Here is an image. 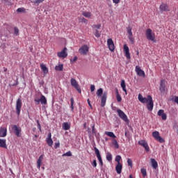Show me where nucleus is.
<instances>
[{
  "label": "nucleus",
  "mask_w": 178,
  "mask_h": 178,
  "mask_svg": "<svg viewBox=\"0 0 178 178\" xmlns=\"http://www.w3.org/2000/svg\"><path fill=\"white\" fill-rule=\"evenodd\" d=\"M141 173L143 175V177H145V176H147V170L145 168H142Z\"/></svg>",
  "instance_id": "41"
},
{
  "label": "nucleus",
  "mask_w": 178,
  "mask_h": 178,
  "mask_svg": "<svg viewBox=\"0 0 178 178\" xmlns=\"http://www.w3.org/2000/svg\"><path fill=\"white\" fill-rule=\"evenodd\" d=\"M105 134L106 136H108V137H111V138H116V136L115 135V134H113V132L106 131Z\"/></svg>",
  "instance_id": "29"
},
{
  "label": "nucleus",
  "mask_w": 178,
  "mask_h": 178,
  "mask_svg": "<svg viewBox=\"0 0 178 178\" xmlns=\"http://www.w3.org/2000/svg\"><path fill=\"white\" fill-rule=\"evenodd\" d=\"M63 156H72V152H67L63 154Z\"/></svg>",
  "instance_id": "45"
},
{
  "label": "nucleus",
  "mask_w": 178,
  "mask_h": 178,
  "mask_svg": "<svg viewBox=\"0 0 178 178\" xmlns=\"http://www.w3.org/2000/svg\"><path fill=\"white\" fill-rule=\"evenodd\" d=\"M92 134H95V125H93L92 127Z\"/></svg>",
  "instance_id": "54"
},
{
  "label": "nucleus",
  "mask_w": 178,
  "mask_h": 178,
  "mask_svg": "<svg viewBox=\"0 0 178 178\" xmlns=\"http://www.w3.org/2000/svg\"><path fill=\"white\" fill-rule=\"evenodd\" d=\"M40 103L42 104V105H45L47 104V98H45V96H41Z\"/></svg>",
  "instance_id": "31"
},
{
  "label": "nucleus",
  "mask_w": 178,
  "mask_h": 178,
  "mask_svg": "<svg viewBox=\"0 0 178 178\" xmlns=\"http://www.w3.org/2000/svg\"><path fill=\"white\" fill-rule=\"evenodd\" d=\"M136 74H138L140 77H145V72L144 70H141L140 66L137 65L135 68Z\"/></svg>",
  "instance_id": "11"
},
{
  "label": "nucleus",
  "mask_w": 178,
  "mask_h": 178,
  "mask_svg": "<svg viewBox=\"0 0 178 178\" xmlns=\"http://www.w3.org/2000/svg\"><path fill=\"white\" fill-rule=\"evenodd\" d=\"M63 130H69L70 129V123L64 122L62 124Z\"/></svg>",
  "instance_id": "28"
},
{
  "label": "nucleus",
  "mask_w": 178,
  "mask_h": 178,
  "mask_svg": "<svg viewBox=\"0 0 178 178\" xmlns=\"http://www.w3.org/2000/svg\"><path fill=\"white\" fill-rule=\"evenodd\" d=\"M113 3L118 5V3H120V0H113Z\"/></svg>",
  "instance_id": "52"
},
{
  "label": "nucleus",
  "mask_w": 178,
  "mask_h": 178,
  "mask_svg": "<svg viewBox=\"0 0 178 178\" xmlns=\"http://www.w3.org/2000/svg\"><path fill=\"white\" fill-rule=\"evenodd\" d=\"M76 60H77V57L75 56V57L74 58V61H76Z\"/></svg>",
  "instance_id": "61"
},
{
  "label": "nucleus",
  "mask_w": 178,
  "mask_h": 178,
  "mask_svg": "<svg viewBox=\"0 0 178 178\" xmlns=\"http://www.w3.org/2000/svg\"><path fill=\"white\" fill-rule=\"evenodd\" d=\"M138 99L142 104H148V102L149 101V95H148L147 97H143L142 94H139L138 96Z\"/></svg>",
  "instance_id": "9"
},
{
  "label": "nucleus",
  "mask_w": 178,
  "mask_h": 178,
  "mask_svg": "<svg viewBox=\"0 0 178 178\" xmlns=\"http://www.w3.org/2000/svg\"><path fill=\"white\" fill-rule=\"evenodd\" d=\"M129 178H133V176L132 175H129Z\"/></svg>",
  "instance_id": "62"
},
{
  "label": "nucleus",
  "mask_w": 178,
  "mask_h": 178,
  "mask_svg": "<svg viewBox=\"0 0 178 178\" xmlns=\"http://www.w3.org/2000/svg\"><path fill=\"white\" fill-rule=\"evenodd\" d=\"M44 159V156L40 155L37 161V168L38 169L41 168V165L42 164V159Z\"/></svg>",
  "instance_id": "21"
},
{
  "label": "nucleus",
  "mask_w": 178,
  "mask_h": 178,
  "mask_svg": "<svg viewBox=\"0 0 178 178\" xmlns=\"http://www.w3.org/2000/svg\"><path fill=\"white\" fill-rule=\"evenodd\" d=\"M88 104L90 106V108H92V105H91V102H90V99H88Z\"/></svg>",
  "instance_id": "56"
},
{
  "label": "nucleus",
  "mask_w": 178,
  "mask_h": 178,
  "mask_svg": "<svg viewBox=\"0 0 178 178\" xmlns=\"http://www.w3.org/2000/svg\"><path fill=\"white\" fill-rule=\"evenodd\" d=\"M116 99L118 102H122V97L119 94V91L116 90Z\"/></svg>",
  "instance_id": "34"
},
{
  "label": "nucleus",
  "mask_w": 178,
  "mask_h": 178,
  "mask_svg": "<svg viewBox=\"0 0 178 178\" xmlns=\"http://www.w3.org/2000/svg\"><path fill=\"white\" fill-rule=\"evenodd\" d=\"M158 116H161L162 118V120H166L167 116L166 113H165V111L163 110H159L157 113Z\"/></svg>",
  "instance_id": "20"
},
{
  "label": "nucleus",
  "mask_w": 178,
  "mask_h": 178,
  "mask_svg": "<svg viewBox=\"0 0 178 178\" xmlns=\"http://www.w3.org/2000/svg\"><path fill=\"white\" fill-rule=\"evenodd\" d=\"M92 29H101V24L92 25Z\"/></svg>",
  "instance_id": "48"
},
{
  "label": "nucleus",
  "mask_w": 178,
  "mask_h": 178,
  "mask_svg": "<svg viewBox=\"0 0 178 178\" xmlns=\"http://www.w3.org/2000/svg\"><path fill=\"white\" fill-rule=\"evenodd\" d=\"M12 130L17 137H22V128L17 125H13Z\"/></svg>",
  "instance_id": "2"
},
{
  "label": "nucleus",
  "mask_w": 178,
  "mask_h": 178,
  "mask_svg": "<svg viewBox=\"0 0 178 178\" xmlns=\"http://www.w3.org/2000/svg\"><path fill=\"white\" fill-rule=\"evenodd\" d=\"M107 45L108 47L109 50L111 52H114L115 51V43H113V40L111 38L107 40Z\"/></svg>",
  "instance_id": "10"
},
{
  "label": "nucleus",
  "mask_w": 178,
  "mask_h": 178,
  "mask_svg": "<svg viewBox=\"0 0 178 178\" xmlns=\"http://www.w3.org/2000/svg\"><path fill=\"white\" fill-rule=\"evenodd\" d=\"M159 9L161 12H168L169 7L168 6V4L166 3H161V5L159 7Z\"/></svg>",
  "instance_id": "19"
},
{
  "label": "nucleus",
  "mask_w": 178,
  "mask_h": 178,
  "mask_svg": "<svg viewBox=\"0 0 178 178\" xmlns=\"http://www.w3.org/2000/svg\"><path fill=\"white\" fill-rule=\"evenodd\" d=\"M145 35L147 40L152 41V42H156V38L155 37V33L152 31L151 29H147L145 31Z\"/></svg>",
  "instance_id": "1"
},
{
  "label": "nucleus",
  "mask_w": 178,
  "mask_h": 178,
  "mask_svg": "<svg viewBox=\"0 0 178 178\" xmlns=\"http://www.w3.org/2000/svg\"><path fill=\"white\" fill-rule=\"evenodd\" d=\"M57 56L60 58V59H65V58H67V48L64 47L61 51L58 52Z\"/></svg>",
  "instance_id": "4"
},
{
  "label": "nucleus",
  "mask_w": 178,
  "mask_h": 178,
  "mask_svg": "<svg viewBox=\"0 0 178 178\" xmlns=\"http://www.w3.org/2000/svg\"><path fill=\"white\" fill-rule=\"evenodd\" d=\"M44 1H45V0H35L33 3L35 5H40V3H42V2H44Z\"/></svg>",
  "instance_id": "40"
},
{
  "label": "nucleus",
  "mask_w": 178,
  "mask_h": 178,
  "mask_svg": "<svg viewBox=\"0 0 178 178\" xmlns=\"http://www.w3.org/2000/svg\"><path fill=\"white\" fill-rule=\"evenodd\" d=\"M139 145H141L142 147H144L145 151L147 152H149V146H148V143L145 140H141L138 141Z\"/></svg>",
  "instance_id": "13"
},
{
  "label": "nucleus",
  "mask_w": 178,
  "mask_h": 178,
  "mask_svg": "<svg viewBox=\"0 0 178 178\" xmlns=\"http://www.w3.org/2000/svg\"><path fill=\"white\" fill-rule=\"evenodd\" d=\"M40 67L42 72L44 73V74H47V73H48V68L47 67V66H45V65L41 64Z\"/></svg>",
  "instance_id": "30"
},
{
  "label": "nucleus",
  "mask_w": 178,
  "mask_h": 178,
  "mask_svg": "<svg viewBox=\"0 0 178 178\" xmlns=\"http://www.w3.org/2000/svg\"><path fill=\"white\" fill-rule=\"evenodd\" d=\"M17 13H26V8H19L17 9Z\"/></svg>",
  "instance_id": "35"
},
{
  "label": "nucleus",
  "mask_w": 178,
  "mask_h": 178,
  "mask_svg": "<svg viewBox=\"0 0 178 178\" xmlns=\"http://www.w3.org/2000/svg\"><path fill=\"white\" fill-rule=\"evenodd\" d=\"M147 104L148 111H152L154 109V102L152 101V97H151V95H149V101Z\"/></svg>",
  "instance_id": "14"
},
{
  "label": "nucleus",
  "mask_w": 178,
  "mask_h": 178,
  "mask_svg": "<svg viewBox=\"0 0 178 178\" xmlns=\"http://www.w3.org/2000/svg\"><path fill=\"white\" fill-rule=\"evenodd\" d=\"M152 136L156 140V141H159V143H165V140H163V138L159 136V132L158 131H153Z\"/></svg>",
  "instance_id": "6"
},
{
  "label": "nucleus",
  "mask_w": 178,
  "mask_h": 178,
  "mask_svg": "<svg viewBox=\"0 0 178 178\" xmlns=\"http://www.w3.org/2000/svg\"><path fill=\"white\" fill-rule=\"evenodd\" d=\"M71 105H74V99L73 98L70 99Z\"/></svg>",
  "instance_id": "58"
},
{
  "label": "nucleus",
  "mask_w": 178,
  "mask_h": 178,
  "mask_svg": "<svg viewBox=\"0 0 178 178\" xmlns=\"http://www.w3.org/2000/svg\"><path fill=\"white\" fill-rule=\"evenodd\" d=\"M14 31H15V35H19V29H17V27L14 28Z\"/></svg>",
  "instance_id": "46"
},
{
  "label": "nucleus",
  "mask_w": 178,
  "mask_h": 178,
  "mask_svg": "<svg viewBox=\"0 0 178 178\" xmlns=\"http://www.w3.org/2000/svg\"><path fill=\"white\" fill-rule=\"evenodd\" d=\"M92 165L93 168H97V160L93 161Z\"/></svg>",
  "instance_id": "51"
},
{
  "label": "nucleus",
  "mask_w": 178,
  "mask_h": 178,
  "mask_svg": "<svg viewBox=\"0 0 178 178\" xmlns=\"http://www.w3.org/2000/svg\"><path fill=\"white\" fill-rule=\"evenodd\" d=\"M82 15L83 16H84V17H86L87 19H92V13L90 12L83 11L82 13Z\"/></svg>",
  "instance_id": "23"
},
{
  "label": "nucleus",
  "mask_w": 178,
  "mask_h": 178,
  "mask_svg": "<svg viewBox=\"0 0 178 178\" xmlns=\"http://www.w3.org/2000/svg\"><path fill=\"white\" fill-rule=\"evenodd\" d=\"M90 91L92 92L94 91H95V86L94 85H91L90 86Z\"/></svg>",
  "instance_id": "50"
},
{
  "label": "nucleus",
  "mask_w": 178,
  "mask_h": 178,
  "mask_svg": "<svg viewBox=\"0 0 178 178\" xmlns=\"http://www.w3.org/2000/svg\"><path fill=\"white\" fill-rule=\"evenodd\" d=\"M174 102L178 104V97H175L174 99Z\"/></svg>",
  "instance_id": "57"
},
{
  "label": "nucleus",
  "mask_w": 178,
  "mask_h": 178,
  "mask_svg": "<svg viewBox=\"0 0 178 178\" xmlns=\"http://www.w3.org/2000/svg\"><path fill=\"white\" fill-rule=\"evenodd\" d=\"M74 104H71V111L73 112V111H74V106H73Z\"/></svg>",
  "instance_id": "59"
},
{
  "label": "nucleus",
  "mask_w": 178,
  "mask_h": 178,
  "mask_svg": "<svg viewBox=\"0 0 178 178\" xmlns=\"http://www.w3.org/2000/svg\"><path fill=\"white\" fill-rule=\"evenodd\" d=\"M8 136V129L6 127H0V137L4 138Z\"/></svg>",
  "instance_id": "15"
},
{
  "label": "nucleus",
  "mask_w": 178,
  "mask_h": 178,
  "mask_svg": "<svg viewBox=\"0 0 178 178\" xmlns=\"http://www.w3.org/2000/svg\"><path fill=\"white\" fill-rule=\"evenodd\" d=\"M55 70L58 71V72H60V71L63 70V64H60L58 65H56L55 67Z\"/></svg>",
  "instance_id": "33"
},
{
  "label": "nucleus",
  "mask_w": 178,
  "mask_h": 178,
  "mask_svg": "<svg viewBox=\"0 0 178 178\" xmlns=\"http://www.w3.org/2000/svg\"><path fill=\"white\" fill-rule=\"evenodd\" d=\"M159 90L161 92H165V80L163 79L161 80Z\"/></svg>",
  "instance_id": "24"
},
{
  "label": "nucleus",
  "mask_w": 178,
  "mask_h": 178,
  "mask_svg": "<svg viewBox=\"0 0 178 178\" xmlns=\"http://www.w3.org/2000/svg\"><path fill=\"white\" fill-rule=\"evenodd\" d=\"M38 129L41 130V124H40V121L37 120Z\"/></svg>",
  "instance_id": "53"
},
{
  "label": "nucleus",
  "mask_w": 178,
  "mask_h": 178,
  "mask_svg": "<svg viewBox=\"0 0 178 178\" xmlns=\"http://www.w3.org/2000/svg\"><path fill=\"white\" fill-rule=\"evenodd\" d=\"M127 163H128V166L133 168V161H131L130 159H127Z\"/></svg>",
  "instance_id": "44"
},
{
  "label": "nucleus",
  "mask_w": 178,
  "mask_h": 178,
  "mask_svg": "<svg viewBox=\"0 0 178 178\" xmlns=\"http://www.w3.org/2000/svg\"><path fill=\"white\" fill-rule=\"evenodd\" d=\"M51 137H52V134L49 133L47 138L46 139V141H47L49 147H52V145L54 144V140H52Z\"/></svg>",
  "instance_id": "16"
},
{
  "label": "nucleus",
  "mask_w": 178,
  "mask_h": 178,
  "mask_svg": "<svg viewBox=\"0 0 178 178\" xmlns=\"http://www.w3.org/2000/svg\"><path fill=\"white\" fill-rule=\"evenodd\" d=\"M90 50V47H88L86 44L83 45L81 48L79 49V54L81 55H87L88 54V51Z\"/></svg>",
  "instance_id": "7"
},
{
  "label": "nucleus",
  "mask_w": 178,
  "mask_h": 178,
  "mask_svg": "<svg viewBox=\"0 0 178 178\" xmlns=\"http://www.w3.org/2000/svg\"><path fill=\"white\" fill-rule=\"evenodd\" d=\"M79 22L80 23H88V20H87V19L84 18V17H79Z\"/></svg>",
  "instance_id": "36"
},
{
  "label": "nucleus",
  "mask_w": 178,
  "mask_h": 178,
  "mask_svg": "<svg viewBox=\"0 0 178 178\" xmlns=\"http://www.w3.org/2000/svg\"><path fill=\"white\" fill-rule=\"evenodd\" d=\"M121 87L123 91L125 92V95H127V90L126 89V82L124 79L121 81Z\"/></svg>",
  "instance_id": "25"
},
{
  "label": "nucleus",
  "mask_w": 178,
  "mask_h": 178,
  "mask_svg": "<svg viewBox=\"0 0 178 178\" xmlns=\"http://www.w3.org/2000/svg\"><path fill=\"white\" fill-rule=\"evenodd\" d=\"M94 149H95V152L96 154L97 158L101 157V154L99 153V150L98 149V148L95 147Z\"/></svg>",
  "instance_id": "37"
},
{
  "label": "nucleus",
  "mask_w": 178,
  "mask_h": 178,
  "mask_svg": "<svg viewBox=\"0 0 178 178\" xmlns=\"http://www.w3.org/2000/svg\"><path fill=\"white\" fill-rule=\"evenodd\" d=\"M124 52L125 54L127 59H130V51L129 49V47L127 46V44H124Z\"/></svg>",
  "instance_id": "17"
},
{
  "label": "nucleus",
  "mask_w": 178,
  "mask_h": 178,
  "mask_svg": "<svg viewBox=\"0 0 178 178\" xmlns=\"http://www.w3.org/2000/svg\"><path fill=\"white\" fill-rule=\"evenodd\" d=\"M60 145V143L59 142L55 143V148H59V146Z\"/></svg>",
  "instance_id": "55"
},
{
  "label": "nucleus",
  "mask_w": 178,
  "mask_h": 178,
  "mask_svg": "<svg viewBox=\"0 0 178 178\" xmlns=\"http://www.w3.org/2000/svg\"><path fill=\"white\" fill-rule=\"evenodd\" d=\"M86 123L83 124V127H86Z\"/></svg>",
  "instance_id": "63"
},
{
  "label": "nucleus",
  "mask_w": 178,
  "mask_h": 178,
  "mask_svg": "<svg viewBox=\"0 0 178 178\" xmlns=\"http://www.w3.org/2000/svg\"><path fill=\"white\" fill-rule=\"evenodd\" d=\"M137 55H138V52L137 53Z\"/></svg>",
  "instance_id": "64"
},
{
  "label": "nucleus",
  "mask_w": 178,
  "mask_h": 178,
  "mask_svg": "<svg viewBox=\"0 0 178 178\" xmlns=\"http://www.w3.org/2000/svg\"><path fill=\"white\" fill-rule=\"evenodd\" d=\"M112 144L114 145V147L116 148V149L119 148V143H118V140H116V139L112 140Z\"/></svg>",
  "instance_id": "32"
},
{
  "label": "nucleus",
  "mask_w": 178,
  "mask_h": 178,
  "mask_svg": "<svg viewBox=\"0 0 178 178\" xmlns=\"http://www.w3.org/2000/svg\"><path fill=\"white\" fill-rule=\"evenodd\" d=\"M122 160V156L120 155H118L115 156V162H118V163H120V161Z\"/></svg>",
  "instance_id": "42"
},
{
  "label": "nucleus",
  "mask_w": 178,
  "mask_h": 178,
  "mask_svg": "<svg viewBox=\"0 0 178 178\" xmlns=\"http://www.w3.org/2000/svg\"><path fill=\"white\" fill-rule=\"evenodd\" d=\"M107 95H108V93H106V92H104L103 95L102 96L101 106L102 107L105 106V104H106Z\"/></svg>",
  "instance_id": "18"
},
{
  "label": "nucleus",
  "mask_w": 178,
  "mask_h": 178,
  "mask_svg": "<svg viewBox=\"0 0 178 178\" xmlns=\"http://www.w3.org/2000/svg\"><path fill=\"white\" fill-rule=\"evenodd\" d=\"M150 162L154 169H156L158 168V162H156V160H155L154 159H151Z\"/></svg>",
  "instance_id": "26"
},
{
  "label": "nucleus",
  "mask_w": 178,
  "mask_h": 178,
  "mask_svg": "<svg viewBox=\"0 0 178 178\" xmlns=\"http://www.w3.org/2000/svg\"><path fill=\"white\" fill-rule=\"evenodd\" d=\"M34 101L35 102H36V105H40V102H41L40 99H38V98H35Z\"/></svg>",
  "instance_id": "49"
},
{
  "label": "nucleus",
  "mask_w": 178,
  "mask_h": 178,
  "mask_svg": "<svg viewBox=\"0 0 178 178\" xmlns=\"http://www.w3.org/2000/svg\"><path fill=\"white\" fill-rule=\"evenodd\" d=\"M97 159L101 165V166H102L104 165V162H102V158L100 156V157H97Z\"/></svg>",
  "instance_id": "47"
},
{
  "label": "nucleus",
  "mask_w": 178,
  "mask_h": 178,
  "mask_svg": "<svg viewBox=\"0 0 178 178\" xmlns=\"http://www.w3.org/2000/svg\"><path fill=\"white\" fill-rule=\"evenodd\" d=\"M102 92H104V90H102V88L98 89L97 91V97H101L102 95Z\"/></svg>",
  "instance_id": "39"
},
{
  "label": "nucleus",
  "mask_w": 178,
  "mask_h": 178,
  "mask_svg": "<svg viewBox=\"0 0 178 178\" xmlns=\"http://www.w3.org/2000/svg\"><path fill=\"white\" fill-rule=\"evenodd\" d=\"M117 113H118V116H120V119H122L124 122H129V118H127V115L124 112H123V111L118 109Z\"/></svg>",
  "instance_id": "8"
},
{
  "label": "nucleus",
  "mask_w": 178,
  "mask_h": 178,
  "mask_svg": "<svg viewBox=\"0 0 178 178\" xmlns=\"http://www.w3.org/2000/svg\"><path fill=\"white\" fill-rule=\"evenodd\" d=\"M106 159L107 161H108V162H111V161H112V154L111 153H106Z\"/></svg>",
  "instance_id": "38"
},
{
  "label": "nucleus",
  "mask_w": 178,
  "mask_h": 178,
  "mask_svg": "<svg viewBox=\"0 0 178 178\" xmlns=\"http://www.w3.org/2000/svg\"><path fill=\"white\" fill-rule=\"evenodd\" d=\"M131 30H132V28L131 26H128L127 28L128 38L130 42H131V44H134V37L133 36V32L131 31Z\"/></svg>",
  "instance_id": "5"
},
{
  "label": "nucleus",
  "mask_w": 178,
  "mask_h": 178,
  "mask_svg": "<svg viewBox=\"0 0 178 178\" xmlns=\"http://www.w3.org/2000/svg\"><path fill=\"white\" fill-rule=\"evenodd\" d=\"M95 35L97 37V38H99V37H101V33L98 30H96L95 32Z\"/></svg>",
  "instance_id": "43"
},
{
  "label": "nucleus",
  "mask_w": 178,
  "mask_h": 178,
  "mask_svg": "<svg viewBox=\"0 0 178 178\" xmlns=\"http://www.w3.org/2000/svg\"><path fill=\"white\" fill-rule=\"evenodd\" d=\"M0 147L1 148H8L6 139H0Z\"/></svg>",
  "instance_id": "27"
},
{
  "label": "nucleus",
  "mask_w": 178,
  "mask_h": 178,
  "mask_svg": "<svg viewBox=\"0 0 178 178\" xmlns=\"http://www.w3.org/2000/svg\"><path fill=\"white\" fill-rule=\"evenodd\" d=\"M22 99L20 98L17 99V102H16V111H17V115H20V111H22Z\"/></svg>",
  "instance_id": "12"
},
{
  "label": "nucleus",
  "mask_w": 178,
  "mask_h": 178,
  "mask_svg": "<svg viewBox=\"0 0 178 178\" xmlns=\"http://www.w3.org/2000/svg\"><path fill=\"white\" fill-rule=\"evenodd\" d=\"M122 169H123V165H122L121 163H118L115 167V170L118 175H120V173H122Z\"/></svg>",
  "instance_id": "22"
},
{
  "label": "nucleus",
  "mask_w": 178,
  "mask_h": 178,
  "mask_svg": "<svg viewBox=\"0 0 178 178\" xmlns=\"http://www.w3.org/2000/svg\"><path fill=\"white\" fill-rule=\"evenodd\" d=\"M71 86L74 87L78 92L81 93V88H80V86H79V83L74 78H72L70 80Z\"/></svg>",
  "instance_id": "3"
},
{
  "label": "nucleus",
  "mask_w": 178,
  "mask_h": 178,
  "mask_svg": "<svg viewBox=\"0 0 178 178\" xmlns=\"http://www.w3.org/2000/svg\"><path fill=\"white\" fill-rule=\"evenodd\" d=\"M3 71H4V72H8V68L4 67V68H3Z\"/></svg>",
  "instance_id": "60"
}]
</instances>
